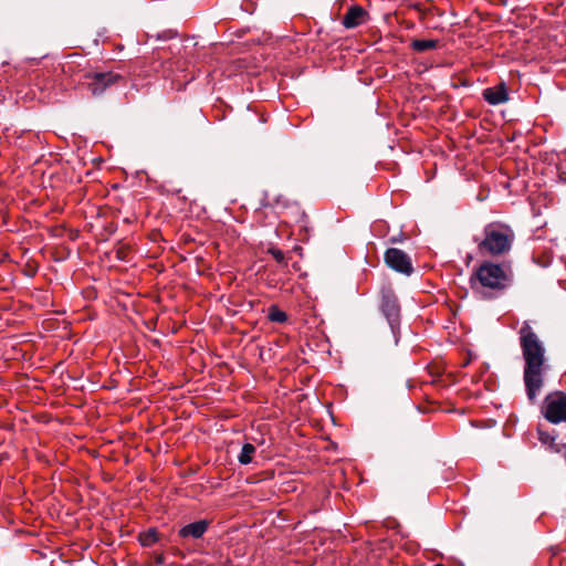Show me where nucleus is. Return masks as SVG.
Instances as JSON below:
<instances>
[{
    "instance_id": "dca6fc26",
    "label": "nucleus",
    "mask_w": 566,
    "mask_h": 566,
    "mask_svg": "<svg viewBox=\"0 0 566 566\" xmlns=\"http://www.w3.org/2000/svg\"><path fill=\"white\" fill-rule=\"evenodd\" d=\"M538 439H539V441H541L542 443H544V444H548V443H549V444H553V443H554V441H555V438H554V437H552L549 433L544 432V431H542V430H539V431H538Z\"/></svg>"
},
{
    "instance_id": "1a4fd4ad",
    "label": "nucleus",
    "mask_w": 566,
    "mask_h": 566,
    "mask_svg": "<svg viewBox=\"0 0 566 566\" xmlns=\"http://www.w3.org/2000/svg\"><path fill=\"white\" fill-rule=\"evenodd\" d=\"M367 12L360 6H353L343 17V25L346 29H353L360 25L364 22V18Z\"/></svg>"
},
{
    "instance_id": "0eeeda50",
    "label": "nucleus",
    "mask_w": 566,
    "mask_h": 566,
    "mask_svg": "<svg viewBox=\"0 0 566 566\" xmlns=\"http://www.w3.org/2000/svg\"><path fill=\"white\" fill-rule=\"evenodd\" d=\"M87 85L93 93V95H99L105 92V90L112 85H114L118 80H120V75L113 72H95L86 75Z\"/></svg>"
},
{
    "instance_id": "9b49d317",
    "label": "nucleus",
    "mask_w": 566,
    "mask_h": 566,
    "mask_svg": "<svg viewBox=\"0 0 566 566\" xmlns=\"http://www.w3.org/2000/svg\"><path fill=\"white\" fill-rule=\"evenodd\" d=\"M439 41L433 39L420 40L415 39L410 43L412 51L417 53H423L426 51L434 50L438 48Z\"/></svg>"
},
{
    "instance_id": "ddd939ff",
    "label": "nucleus",
    "mask_w": 566,
    "mask_h": 566,
    "mask_svg": "<svg viewBox=\"0 0 566 566\" xmlns=\"http://www.w3.org/2000/svg\"><path fill=\"white\" fill-rule=\"evenodd\" d=\"M139 542L142 546H153L158 541V533L155 528H149L146 532L139 534Z\"/></svg>"
},
{
    "instance_id": "6e6552de",
    "label": "nucleus",
    "mask_w": 566,
    "mask_h": 566,
    "mask_svg": "<svg viewBox=\"0 0 566 566\" xmlns=\"http://www.w3.org/2000/svg\"><path fill=\"white\" fill-rule=\"evenodd\" d=\"M484 99L491 105L503 104L509 101V93L505 83L488 87L483 91Z\"/></svg>"
},
{
    "instance_id": "2eb2a0df",
    "label": "nucleus",
    "mask_w": 566,
    "mask_h": 566,
    "mask_svg": "<svg viewBox=\"0 0 566 566\" xmlns=\"http://www.w3.org/2000/svg\"><path fill=\"white\" fill-rule=\"evenodd\" d=\"M266 252L271 254L277 263L286 265L284 253L280 249L270 247Z\"/></svg>"
},
{
    "instance_id": "39448f33",
    "label": "nucleus",
    "mask_w": 566,
    "mask_h": 566,
    "mask_svg": "<svg viewBox=\"0 0 566 566\" xmlns=\"http://www.w3.org/2000/svg\"><path fill=\"white\" fill-rule=\"evenodd\" d=\"M544 417L552 423L566 421V394L557 391L544 400Z\"/></svg>"
},
{
    "instance_id": "f3484780",
    "label": "nucleus",
    "mask_w": 566,
    "mask_h": 566,
    "mask_svg": "<svg viewBox=\"0 0 566 566\" xmlns=\"http://www.w3.org/2000/svg\"><path fill=\"white\" fill-rule=\"evenodd\" d=\"M164 562H165V557H164V555L159 554V555H156V556H155V563H156L157 565H161V564H164Z\"/></svg>"
},
{
    "instance_id": "4468645a",
    "label": "nucleus",
    "mask_w": 566,
    "mask_h": 566,
    "mask_svg": "<svg viewBox=\"0 0 566 566\" xmlns=\"http://www.w3.org/2000/svg\"><path fill=\"white\" fill-rule=\"evenodd\" d=\"M268 318L273 323H285L287 321V315L285 312L281 311L276 305H272L269 308Z\"/></svg>"
},
{
    "instance_id": "423d86ee",
    "label": "nucleus",
    "mask_w": 566,
    "mask_h": 566,
    "mask_svg": "<svg viewBox=\"0 0 566 566\" xmlns=\"http://www.w3.org/2000/svg\"><path fill=\"white\" fill-rule=\"evenodd\" d=\"M384 260L388 268L400 274L409 276L413 273L411 258L400 249H387L384 254Z\"/></svg>"
},
{
    "instance_id": "20e7f679",
    "label": "nucleus",
    "mask_w": 566,
    "mask_h": 566,
    "mask_svg": "<svg viewBox=\"0 0 566 566\" xmlns=\"http://www.w3.org/2000/svg\"><path fill=\"white\" fill-rule=\"evenodd\" d=\"M379 310L396 336L400 325V304L390 286H382L379 292Z\"/></svg>"
},
{
    "instance_id": "f257e3e1",
    "label": "nucleus",
    "mask_w": 566,
    "mask_h": 566,
    "mask_svg": "<svg viewBox=\"0 0 566 566\" xmlns=\"http://www.w3.org/2000/svg\"><path fill=\"white\" fill-rule=\"evenodd\" d=\"M522 355L525 361L523 380L527 399L534 402L544 386L545 348L528 323L518 332Z\"/></svg>"
},
{
    "instance_id": "7ed1b4c3",
    "label": "nucleus",
    "mask_w": 566,
    "mask_h": 566,
    "mask_svg": "<svg viewBox=\"0 0 566 566\" xmlns=\"http://www.w3.org/2000/svg\"><path fill=\"white\" fill-rule=\"evenodd\" d=\"M515 234L513 229L503 222H490L482 231L481 237H474L473 241L478 245L481 254L502 255L507 253L514 242Z\"/></svg>"
},
{
    "instance_id": "f03ea898",
    "label": "nucleus",
    "mask_w": 566,
    "mask_h": 566,
    "mask_svg": "<svg viewBox=\"0 0 566 566\" xmlns=\"http://www.w3.org/2000/svg\"><path fill=\"white\" fill-rule=\"evenodd\" d=\"M512 281L510 269L503 268L490 261H485L476 268L470 279V284L474 293L483 300H490L497 296Z\"/></svg>"
},
{
    "instance_id": "9d476101",
    "label": "nucleus",
    "mask_w": 566,
    "mask_h": 566,
    "mask_svg": "<svg viewBox=\"0 0 566 566\" xmlns=\"http://www.w3.org/2000/svg\"><path fill=\"white\" fill-rule=\"evenodd\" d=\"M208 523L205 520L197 521L193 523H190L186 526H184L179 531V535L181 537H192V538H200L207 531Z\"/></svg>"
},
{
    "instance_id": "f8f14e48",
    "label": "nucleus",
    "mask_w": 566,
    "mask_h": 566,
    "mask_svg": "<svg viewBox=\"0 0 566 566\" xmlns=\"http://www.w3.org/2000/svg\"><path fill=\"white\" fill-rule=\"evenodd\" d=\"M256 448L252 443H244L238 455V461L244 465L251 463Z\"/></svg>"
}]
</instances>
